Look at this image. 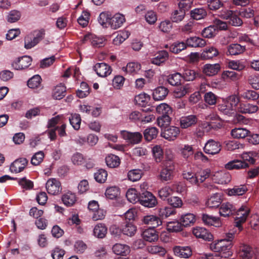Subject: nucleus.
<instances>
[{
  "instance_id": "obj_1",
  "label": "nucleus",
  "mask_w": 259,
  "mask_h": 259,
  "mask_svg": "<svg viewBox=\"0 0 259 259\" xmlns=\"http://www.w3.org/2000/svg\"><path fill=\"white\" fill-rule=\"evenodd\" d=\"M233 246L232 243L226 240H220L210 244V248L214 252H219L225 257L230 256L232 254L231 248Z\"/></svg>"
},
{
  "instance_id": "obj_2",
  "label": "nucleus",
  "mask_w": 259,
  "mask_h": 259,
  "mask_svg": "<svg viewBox=\"0 0 259 259\" xmlns=\"http://www.w3.org/2000/svg\"><path fill=\"white\" fill-rule=\"evenodd\" d=\"M219 16L221 18L228 20L229 24L233 26H240L243 23L241 18L231 10L223 11Z\"/></svg>"
},
{
  "instance_id": "obj_3",
  "label": "nucleus",
  "mask_w": 259,
  "mask_h": 259,
  "mask_svg": "<svg viewBox=\"0 0 259 259\" xmlns=\"http://www.w3.org/2000/svg\"><path fill=\"white\" fill-rule=\"evenodd\" d=\"M174 169V162H164L160 174V180L163 182L171 180L173 178Z\"/></svg>"
},
{
  "instance_id": "obj_4",
  "label": "nucleus",
  "mask_w": 259,
  "mask_h": 259,
  "mask_svg": "<svg viewBox=\"0 0 259 259\" xmlns=\"http://www.w3.org/2000/svg\"><path fill=\"white\" fill-rule=\"evenodd\" d=\"M249 209L244 206H241L236 212V216L235 219V226L240 230H242V224L245 222L248 214Z\"/></svg>"
},
{
  "instance_id": "obj_5",
  "label": "nucleus",
  "mask_w": 259,
  "mask_h": 259,
  "mask_svg": "<svg viewBox=\"0 0 259 259\" xmlns=\"http://www.w3.org/2000/svg\"><path fill=\"white\" fill-rule=\"evenodd\" d=\"M140 203L147 207H153L157 204L156 198L150 192L145 191L140 196Z\"/></svg>"
},
{
  "instance_id": "obj_6",
  "label": "nucleus",
  "mask_w": 259,
  "mask_h": 259,
  "mask_svg": "<svg viewBox=\"0 0 259 259\" xmlns=\"http://www.w3.org/2000/svg\"><path fill=\"white\" fill-rule=\"evenodd\" d=\"M46 188L48 193L51 195H57L61 191V184L55 178L49 179L46 182Z\"/></svg>"
},
{
  "instance_id": "obj_7",
  "label": "nucleus",
  "mask_w": 259,
  "mask_h": 259,
  "mask_svg": "<svg viewBox=\"0 0 259 259\" xmlns=\"http://www.w3.org/2000/svg\"><path fill=\"white\" fill-rule=\"evenodd\" d=\"M120 134L123 139L133 144L139 143L143 137L142 134L139 132L131 133L126 131H121Z\"/></svg>"
},
{
  "instance_id": "obj_8",
  "label": "nucleus",
  "mask_w": 259,
  "mask_h": 259,
  "mask_svg": "<svg viewBox=\"0 0 259 259\" xmlns=\"http://www.w3.org/2000/svg\"><path fill=\"white\" fill-rule=\"evenodd\" d=\"M179 127L175 126H170L166 127L161 133V136L168 141H174L180 135Z\"/></svg>"
},
{
  "instance_id": "obj_9",
  "label": "nucleus",
  "mask_w": 259,
  "mask_h": 259,
  "mask_svg": "<svg viewBox=\"0 0 259 259\" xmlns=\"http://www.w3.org/2000/svg\"><path fill=\"white\" fill-rule=\"evenodd\" d=\"M32 59L28 56H24L17 58L12 64V67L16 70L24 69L29 67L31 63Z\"/></svg>"
},
{
  "instance_id": "obj_10",
  "label": "nucleus",
  "mask_w": 259,
  "mask_h": 259,
  "mask_svg": "<svg viewBox=\"0 0 259 259\" xmlns=\"http://www.w3.org/2000/svg\"><path fill=\"white\" fill-rule=\"evenodd\" d=\"M94 70L97 74L101 77H105L112 72L111 67L105 63H98L94 66Z\"/></svg>"
},
{
  "instance_id": "obj_11",
  "label": "nucleus",
  "mask_w": 259,
  "mask_h": 259,
  "mask_svg": "<svg viewBox=\"0 0 259 259\" xmlns=\"http://www.w3.org/2000/svg\"><path fill=\"white\" fill-rule=\"evenodd\" d=\"M221 145L220 143L210 139L205 143L203 149L206 153L214 155L221 151Z\"/></svg>"
},
{
  "instance_id": "obj_12",
  "label": "nucleus",
  "mask_w": 259,
  "mask_h": 259,
  "mask_svg": "<svg viewBox=\"0 0 259 259\" xmlns=\"http://www.w3.org/2000/svg\"><path fill=\"white\" fill-rule=\"evenodd\" d=\"M28 160L25 158H20L16 159L10 165V170L15 173L22 171L27 166Z\"/></svg>"
},
{
  "instance_id": "obj_13",
  "label": "nucleus",
  "mask_w": 259,
  "mask_h": 259,
  "mask_svg": "<svg viewBox=\"0 0 259 259\" xmlns=\"http://www.w3.org/2000/svg\"><path fill=\"white\" fill-rule=\"evenodd\" d=\"M239 256L241 259H252L254 252L249 245L241 244L239 247Z\"/></svg>"
},
{
  "instance_id": "obj_14",
  "label": "nucleus",
  "mask_w": 259,
  "mask_h": 259,
  "mask_svg": "<svg viewBox=\"0 0 259 259\" xmlns=\"http://www.w3.org/2000/svg\"><path fill=\"white\" fill-rule=\"evenodd\" d=\"M174 254L181 258H188L192 254V250L189 246H176L173 248Z\"/></svg>"
},
{
  "instance_id": "obj_15",
  "label": "nucleus",
  "mask_w": 259,
  "mask_h": 259,
  "mask_svg": "<svg viewBox=\"0 0 259 259\" xmlns=\"http://www.w3.org/2000/svg\"><path fill=\"white\" fill-rule=\"evenodd\" d=\"M258 110V107L256 105L248 103H241L238 107V111L243 114L255 113Z\"/></svg>"
},
{
  "instance_id": "obj_16",
  "label": "nucleus",
  "mask_w": 259,
  "mask_h": 259,
  "mask_svg": "<svg viewBox=\"0 0 259 259\" xmlns=\"http://www.w3.org/2000/svg\"><path fill=\"white\" fill-rule=\"evenodd\" d=\"M44 35V32L43 31H39L33 38L29 36L25 37V48L26 49H29L34 47L43 38Z\"/></svg>"
},
{
  "instance_id": "obj_17",
  "label": "nucleus",
  "mask_w": 259,
  "mask_h": 259,
  "mask_svg": "<svg viewBox=\"0 0 259 259\" xmlns=\"http://www.w3.org/2000/svg\"><path fill=\"white\" fill-rule=\"evenodd\" d=\"M82 41L84 43L90 42L93 46L95 47H101L103 45L104 39L92 34H88L84 35Z\"/></svg>"
},
{
  "instance_id": "obj_18",
  "label": "nucleus",
  "mask_w": 259,
  "mask_h": 259,
  "mask_svg": "<svg viewBox=\"0 0 259 259\" xmlns=\"http://www.w3.org/2000/svg\"><path fill=\"white\" fill-rule=\"evenodd\" d=\"M143 238L150 242L156 241L158 239V234L154 228H149L145 229L142 233Z\"/></svg>"
},
{
  "instance_id": "obj_19",
  "label": "nucleus",
  "mask_w": 259,
  "mask_h": 259,
  "mask_svg": "<svg viewBox=\"0 0 259 259\" xmlns=\"http://www.w3.org/2000/svg\"><path fill=\"white\" fill-rule=\"evenodd\" d=\"M113 252L117 254L122 256H126L131 251L130 247L125 244L116 243L112 247Z\"/></svg>"
},
{
  "instance_id": "obj_20",
  "label": "nucleus",
  "mask_w": 259,
  "mask_h": 259,
  "mask_svg": "<svg viewBox=\"0 0 259 259\" xmlns=\"http://www.w3.org/2000/svg\"><path fill=\"white\" fill-rule=\"evenodd\" d=\"M236 211V209L233 205L227 202L223 203L220 208V214L224 217H228L233 214Z\"/></svg>"
},
{
  "instance_id": "obj_21",
  "label": "nucleus",
  "mask_w": 259,
  "mask_h": 259,
  "mask_svg": "<svg viewBox=\"0 0 259 259\" xmlns=\"http://www.w3.org/2000/svg\"><path fill=\"white\" fill-rule=\"evenodd\" d=\"M124 16L120 14H116L111 17L109 25L112 29H116L121 27L125 22Z\"/></svg>"
},
{
  "instance_id": "obj_22",
  "label": "nucleus",
  "mask_w": 259,
  "mask_h": 259,
  "mask_svg": "<svg viewBox=\"0 0 259 259\" xmlns=\"http://www.w3.org/2000/svg\"><path fill=\"white\" fill-rule=\"evenodd\" d=\"M220 70V65L218 63L213 64H206L202 68V72L207 76H211L217 74Z\"/></svg>"
},
{
  "instance_id": "obj_23",
  "label": "nucleus",
  "mask_w": 259,
  "mask_h": 259,
  "mask_svg": "<svg viewBox=\"0 0 259 259\" xmlns=\"http://www.w3.org/2000/svg\"><path fill=\"white\" fill-rule=\"evenodd\" d=\"M195 237L201 238L205 241H210L213 240V235L205 228H195Z\"/></svg>"
},
{
  "instance_id": "obj_24",
  "label": "nucleus",
  "mask_w": 259,
  "mask_h": 259,
  "mask_svg": "<svg viewBox=\"0 0 259 259\" xmlns=\"http://www.w3.org/2000/svg\"><path fill=\"white\" fill-rule=\"evenodd\" d=\"M247 167H248V163L239 160L230 161L225 165V168L228 170L240 169Z\"/></svg>"
},
{
  "instance_id": "obj_25",
  "label": "nucleus",
  "mask_w": 259,
  "mask_h": 259,
  "mask_svg": "<svg viewBox=\"0 0 259 259\" xmlns=\"http://www.w3.org/2000/svg\"><path fill=\"white\" fill-rule=\"evenodd\" d=\"M245 50V47L238 44L230 45L227 48V55H237L243 53Z\"/></svg>"
},
{
  "instance_id": "obj_26",
  "label": "nucleus",
  "mask_w": 259,
  "mask_h": 259,
  "mask_svg": "<svg viewBox=\"0 0 259 259\" xmlns=\"http://www.w3.org/2000/svg\"><path fill=\"white\" fill-rule=\"evenodd\" d=\"M214 180L219 184H226L231 181V176L228 172H218L214 176Z\"/></svg>"
},
{
  "instance_id": "obj_27",
  "label": "nucleus",
  "mask_w": 259,
  "mask_h": 259,
  "mask_svg": "<svg viewBox=\"0 0 259 259\" xmlns=\"http://www.w3.org/2000/svg\"><path fill=\"white\" fill-rule=\"evenodd\" d=\"M142 221L145 224L152 225V228L157 227L162 224L161 220L155 215H146L144 217Z\"/></svg>"
},
{
  "instance_id": "obj_28",
  "label": "nucleus",
  "mask_w": 259,
  "mask_h": 259,
  "mask_svg": "<svg viewBox=\"0 0 259 259\" xmlns=\"http://www.w3.org/2000/svg\"><path fill=\"white\" fill-rule=\"evenodd\" d=\"M66 95V87L62 83L56 85L53 89L52 97L54 99L60 100Z\"/></svg>"
},
{
  "instance_id": "obj_29",
  "label": "nucleus",
  "mask_w": 259,
  "mask_h": 259,
  "mask_svg": "<svg viewBox=\"0 0 259 259\" xmlns=\"http://www.w3.org/2000/svg\"><path fill=\"white\" fill-rule=\"evenodd\" d=\"M219 51L213 47L206 48L201 54L200 58L203 60L212 59L219 55Z\"/></svg>"
},
{
  "instance_id": "obj_30",
  "label": "nucleus",
  "mask_w": 259,
  "mask_h": 259,
  "mask_svg": "<svg viewBox=\"0 0 259 259\" xmlns=\"http://www.w3.org/2000/svg\"><path fill=\"white\" fill-rule=\"evenodd\" d=\"M222 203L221 195L215 193L209 198L206 202V205L209 208H216Z\"/></svg>"
},
{
  "instance_id": "obj_31",
  "label": "nucleus",
  "mask_w": 259,
  "mask_h": 259,
  "mask_svg": "<svg viewBox=\"0 0 259 259\" xmlns=\"http://www.w3.org/2000/svg\"><path fill=\"white\" fill-rule=\"evenodd\" d=\"M168 94V90L163 87H159L153 92V98L154 100L161 101L163 100Z\"/></svg>"
},
{
  "instance_id": "obj_32",
  "label": "nucleus",
  "mask_w": 259,
  "mask_h": 259,
  "mask_svg": "<svg viewBox=\"0 0 259 259\" xmlns=\"http://www.w3.org/2000/svg\"><path fill=\"white\" fill-rule=\"evenodd\" d=\"M62 200L65 205L70 207L75 204L76 197L74 193L68 192L62 195Z\"/></svg>"
},
{
  "instance_id": "obj_33",
  "label": "nucleus",
  "mask_w": 259,
  "mask_h": 259,
  "mask_svg": "<svg viewBox=\"0 0 259 259\" xmlns=\"http://www.w3.org/2000/svg\"><path fill=\"white\" fill-rule=\"evenodd\" d=\"M107 232L106 226L101 223L96 225L93 230L94 235L99 238H103L105 237Z\"/></svg>"
},
{
  "instance_id": "obj_34",
  "label": "nucleus",
  "mask_w": 259,
  "mask_h": 259,
  "mask_svg": "<svg viewBox=\"0 0 259 259\" xmlns=\"http://www.w3.org/2000/svg\"><path fill=\"white\" fill-rule=\"evenodd\" d=\"M231 133L234 138L244 139L248 136L250 131L245 128H235L232 130Z\"/></svg>"
},
{
  "instance_id": "obj_35",
  "label": "nucleus",
  "mask_w": 259,
  "mask_h": 259,
  "mask_svg": "<svg viewBox=\"0 0 259 259\" xmlns=\"http://www.w3.org/2000/svg\"><path fill=\"white\" fill-rule=\"evenodd\" d=\"M141 69V65L137 62H130L125 67L122 68V70L126 73L134 74L137 73Z\"/></svg>"
},
{
  "instance_id": "obj_36",
  "label": "nucleus",
  "mask_w": 259,
  "mask_h": 259,
  "mask_svg": "<svg viewBox=\"0 0 259 259\" xmlns=\"http://www.w3.org/2000/svg\"><path fill=\"white\" fill-rule=\"evenodd\" d=\"M126 197L128 201L132 203L139 202L140 200L139 194L135 188L129 189L126 192Z\"/></svg>"
},
{
  "instance_id": "obj_37",
  "label": "nucleus",
  "mask_w": 259,
  "mask_h": 259,
  "mask_svg": "<svg viewBox=\"0 0 259 259\" xmlns=\"http://www.w3.org/2000/svg\"><path fill=\"white\" fill-rule=\"evenodd\" d=\"M105 161L107 165L110 168L118 166L120 162L119 158L114 154H109L106 156Z\"/></svg>"
},
{
  "instance_id": "obj_38",
  "label": "nucleus",
  "mask_w": 259,
  "mask_h": 259,
  "mask_svg": "<svg viewBox=\"0 0 259 259\" xmlns=\"http://www.w3.org/2000/svg\"><path fill=\"white\" fill-rule=\"evenodd\" d=\"M240 97L245 100L255 101L258 99L259 94L254 90H247L241 94Z\"/></svg>"
},
{
  "instance_id": "obj_39",
  "label": "nucleus",
  "mask_w": 259,
  "mask_h": 259,
  "mask_svg": "<svg viewBox=\"0 0 259 259\" xmlns=\"http://www.w3.org/2000/svg\"><path fill=\"white\" fill-rule=\"evenodd\" d=\"M192 91V88L189 84H187L184 86L176 88L174 92V96L176 98H180L183 97L187 93Z\"/></svg>"
},
{
  "instance_id": "obj_40",
  "label": "nucleus",
  "mask_w": 259,
  "mask_h": 259,
  "mask_svg": "<svg viewBox=\"0 0 259 259\" xmlns=\"http://www.w3.org/2000/svg\"><path fill=\"white\" fill-rule=\"evenodd\" d=\"M168 58V53L165 51H162L158 53L155 57L152 59V63L157 65H160Z\"/></svg>"
},
{
  "instance_id": "obj_41",
  "label": "nucleus",
  "mask_w": 259,
  "mask_h": 259,
  "mask_svg": "<svg viewBox=\"0 0 259 259\" xmlns=\"http://www.w3.org/2000/svg\"><path fill=\"white\" fill-rule=\"evenodd\" d=\"M105 194L109 199H116L120 195L119 188L116 186L109 187L106 189Z\"/></svg>"
},
{
  "instance_id": "obj_42",
  "label": "nucleus",
  "mask_w": 259,
  "mask_h": 259,
  "mask_svg": "<svg viewBox=\"0 0 259 259\" xmlns=\"http://www.w3.org/2000/svg\"><path fill=\"white\" fill-rule=\"evenodd\" d=\"M194 123V115H190L182 117L180 119V126L182 128H188Z\"/></svg>"
},
{
  "instance_id": "obj_43",
  "label": "nucleus",
  "mask_w": 259,
  "mask_h": 259,
  "mask_svg": "<svg viewBox=\"0 0 259 259\" xmlns=\"http://www.w3.org/2000/svg\"><path fill=\"white\" fill-rule=\"evenodd\" d=\"M247 190L245 185L235 186L229 190L228 195L230 196H239L244 194Z\"/></svg>"
},
{
  "instance_id": "obj_44",
  "label": "nucleus",
  "mask_w": 259,
  "mask_h": 259,
  "mask_svg": "<svg viewBox=\"0 0 259 259\" xmlns=\"http://www.w3.org/2000/svg\"><path fill=\"white\" fill-rule=\"evenodd\" d=\"M158 131L155 127L146 128L144 132L145 139L147 141H151L156 138Z\"/></svg>"
},
{
  "instance_id": "obj_45",
  "label": "nucleus",
  "mask_w": 259,
  "mask_h": 259,
  "mask_svg": "<svg viewBox=\"0 0 259 259\" xmlns=\"http://www.w3.org/2000/svg\"><path fill=\"white\" fill-rule=\"evenodd\" d=\"M218 110L223 114L230 116L234 113V110L225 100L221 104L218 105Z\"/></svg>"
},
{
  "instance_id": "obj_46",
  "label": "nucleus",
  "mask_w": 259,
  "mask_h": 259,
  "mask_svg": "<svg viewBox=\"0 0 259 259\" xmlns=\"http://www.w3.org/2000/svg\"><path fill=\"white\" fill-rule=\"evenodd\" d=\"M41 77L39 75H35L27 81V85L31 89H38L41 88Z\"/></svg>"
},
{
  "instance_id": "obj_47",
  "label": "nucleus",
  "mask_w": 259,
  "mask_h": 259,
  "mask_svg": "<svg viewBox=\"0 0 259 259\" xmlns=\"http://www.w3.org/2000/svg\"><path fill=\"white\" fill-rule=\"evenodd\" d=\"M157 112L161 114V116L168 115L169 116L172 114V110L171 108L167 104L162 103L156 107Z\"/></svg>"
},
{
  "instance_id": "obj_48",
  "label": "nucleus",
  "mask_w": 259,
  "mask_h": 259,
  "mask_svg": "<svg viewBox=\"0 0 259 259\" xmlns=\"http://www.w3.org/2000/svg\"><path fill=\"white\" fill-rule=\"evenodd\" d=\"M149 100L150 96L145 93L140 94L135 97L136 104L141 106H146L148 103Z\"/></svg>"
},
{
  "instance_id": "obj_49",
  "label": "nucleus",
  "mask_w": 259,
  "mask_h": 259,
  "mask_svg": "<svg viewBox=\"0 0 259 259\" xmlns=\"http://www.w3.org/2000/svg\"><path fill=\"white\" fill-rule=\"evenodd\" d=\"M130 32L127 30H123L118 32L115 38L113 39V43L115 45H119L130 36Z\"/></svg>"
},
{
  "instance_id": "obj_50",
  "label": "nucleus",
  "mask_w": 259,
  "mask_h": 259,
  "mask_svg": "<svg viewBox=\"0 0 259 259\" xmlns=\"http://www.w3.org/2000/svg\"><path fill=\"white\" fill-rule=\"evenodd\" d=\"M185 15V10L179 8L175 10L171 14V19L174 22L178 23L182 21Z\"/></svg>"
},
{
  "instance_id": "obj_51",
  "label": "nucleus",
  "mask_w": 259,
  "mask_h": 259,
  "mask_svg": "<svg viewBox=\"0 0 259 259\" xmlns=\"http://www.w3.org/2000/svg\"><path fill=\"white\" fill-rule=\"evenodd\" d=\"M70 124L75 130L79 129L81 123V117L80 115L76 113L71 114L69 118Z\"/></svg>"
},
{
  "instance_id": "obj_52",
  "label": "nucleus",
  "mask_w": 259,
  "mask_h": 259,
  "mask_svg": "<svg viewBox=\"0 0 259 259\" xmlns=\"http://www.w3.org/2000/svg\"><path fill=\"white\" fill-rule=\"evenodd\" d=\"M90 18V12L88 10H84L82 11L81 15L77 19V22L80 26L84 27L88 25Z\"/></svg>"
},
{
  "instance_id": "obj_53",
  "label": "nucleus",
  "mask_w": 259,
  "mask_h": 259,
  "mask_svg": "<svg viewBox=\"0 0 259 259\" xmlns=\"http://www.w3.org/2000/svg\"><path fill=\"white\" fill-rule=\"evenodd\" d=\"M257 155V154L255 152H246L241 154V158L243 159L242 161H248L250 164H254L256 160L255 158Z\"/></svg>"
},
{
  "instance_id": "obj_54",
  "label": "nucleus",
  "mask_w": 259,
  "mask_h": 259,
  "mask_svg": "<svg viewBox=\"0 0 259 259\" xmlns=\"http://www.w3.org/2000/svg\"><path fill=\"white\" fill-rule=\"evenodd\" d=\"M147 250L151 254H156L160 256H164L166 252L164 248L159 245L150 246L147 248Z\"/></svg>"
},
{
  "instance_id": "obj_55",
  "label": "nucleus",
  "mask_w": 259,
  "mask_h": 259,
  "mask_svg": "<svg viewBox=\"0 0 259 259\" xmlns=\"http://www.w3.org/2000/svg\"><path fill=\"white\" fill-rule=\"evenodd\" d=\"M142 171L139 169H135L130 170L128 172L127 177L128 179L132 182L139 181L142 177Z\"/></svg>"
},
{
  "instance_id": "obj_56",
  "label": "nucleus",
  "mask_w": 259,
  "mask_h": 259,
  "mask_svg": "<svg viewBox=\"0 0 259 259\" xmlns=\"http://www.w3.org/2000/svg\"><path fill=\"white\" fill-rule=\"evenodd\" d=\"M107 176V172L103 169H100L94 174L95 179L100 183H104L106 181Z\"/></svg>"
},
{
  "instance_id": "obj_57",
  "label": "nucleus",
  "mask_w": 259,
  "mask_h": 259,
  "mask_svg": "<svg viewBox=\"0 0 259 259\" xmlns=\"http://www.w3.org/2000/svg\"><path fill=\"white\" fill-rule=\"evenodd\" d=\"M181 221L183 226H190L194 223V215L192 213H187L182 217Z\"/></svg>"
},
{
  "instance_id": "obj_58",
  "label": "nucleus",
  "mask_w": 259,
  "mask_h": 259,
  "mask_svg": "<svg viewBox=\"0 0 259 259\" xmlns=\"http://www.w3.org/2000/svg\"><path fill=\"white\" fill-rule=\"evenodd\" d=\"M172 189L168 186H165L160 189L158 191L159 197L163 200L172 193Z\"/></svg>"
},
{
  "instance_id": "obj_59",
  "label": "nucleus",
  "mask_w": 259,
  "mask_h": 259,
  "mask_svg": "<svg viewBox=\"0 0 259 259\" xmlns=\"http://www.w3.org/2000/svg\"><path fill=\"white\" fill-rule=\"evenodd\" d=\"M111 16L107 12H102L98 18V20L99 23L104 27H107L108 25H109Z\"/></svg>"
},
{
  "instance_id": "obj_60",
  "label": "nucleus",
  "mask_w": 259,
  "mask_h": 259,
  "mask_svg": "<svg viewBox=\"0 0 259 259\" xmlns=\"http://www.w3.org/2000/svg\"><path fill=\"white\" fill-rule=\"evenodd\" d=\"M137 230L136 227L131 223H128L122 228V232L126 235L132 236L135 234Z\"/></svg>"
},
{
  "instance_id": "obj_61",
  "label": "nucleus",
  "mask_w": 259,
  "mask_h": 259,
  "mask_svg": "<svg viewBox=\"0 0 259 259\" xmlns=\"http://www.w3.org/2000/svg\"><path fill=\"white\" fill-rule=\"evenodd\" d=\"M182 225L178 222H170L167 224V230L169 232H177L182 230Z\"/></svg>"
},
{
  "instance_id": "obj_62",
  "label": "nucleus",
  "mask_w": 259,
  "mask_h": 259,
  "mask_svg": "<svg viewBox=\"0 0 259 259\" xmlns=\"http://www.w3.org/2000/svg\"><path fill=\"white\" fill-rule=\"evenodd\" d=\"M229 68L237 71H241L245 68L244 63L239 60H232L228 62Z\"/></svg>"
},
{
  "instance_id": "obj_63",
  "label": "nucleus",
  "mask_w": 259,
  "mask_h": 259,
  "mask_svg": "<svg viewBox=\"0 0 259 259\" xmlns=\"http://www.w3.org/2000/svg\"><path fill=\"white\" fill-rule=\"evenodd\" d=\"M125 78L121 75H116L112 79V85L115 89L119 90L122 88Z\"/></svg>"
},
{
  "instance_id": "obj_64",
  "label": "nucleus",
  "mask_w": 259,
  "mask_h": 259,
  "mask_svg": "<svg viewBox=\"0 0 259 259\" xmlns=\"http://www.w3.org/2000/svg\"><path fill=\"white\" fill-rule=\"evenodd\" d=\"M21 13L17 10L11 11L7 15V21L10 23H14L19 20L21 17Z\"/></svg>"
}]
</instances>
